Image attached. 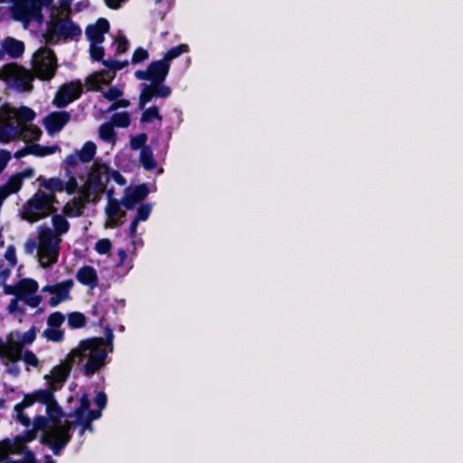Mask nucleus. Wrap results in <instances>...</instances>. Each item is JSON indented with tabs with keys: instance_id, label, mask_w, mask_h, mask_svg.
<instances>
[{
	"instance_id": "3c124183",
	"label": "nucleus",
	"mask_w": 463,
	"mask_h": 463,
	"mask_svg": "<svg viewBox=\"0 0 463 463\" xmlns=\"http://www.w3.org/2000/svg\"><path fill=\"white\" fill-rule=\"evenodd\" d=\"M99 43H90V58L95 61H102L105 54L104 48L102 46H99Z\"/></svg>"
},
{
	"instance_id": "f257e3e1",
	"label": "nucleus",
	"mask_w": 463,
	"mask_h": 463,
	"mask_svg": "<svg viewBox=\"0 0 463 463\" xmlns=\"http://www.w3.org/2000/svg\"><path fill=\"white\" fill-rule=\"evenodd\" d=\"M108 353L102 337H91L80 341L71 354L73 358L78 357L79 362L87 359L82 372L86 376H91L106 364Z\"/></svg>"
},
{
	"instance_id": "8fccbe9b",
	"label": "nucleus",
	"mask_w": 463,
	"mask_h": 463,
	"mask_svg": "<svg viewBox=\"0 0 463 463\" xmlns=\"http://www.w3.org/2000/svg\"><path fill=\"white\" fill-rule=\"evenodd\" d=\"M64 319L65 317L61 312L55 311L48 317L47 325L49 327L60 328Z\"/></svg>"
},
{
	"instance_id": "39448f33",
	"label": "nucleus",
	"mask_w": 463,
	"mask_h": 463,
	"mask_svg": "<svg viewBox=\"0 0 463 463\" xmlns=\"http://www.w3.org/2000/svg\"><path fill=\"white\" fill-rule=\"evenodd\" d=\"M71 423L66 421L63 426H56L44 430L40 437V443L47 446L54 455L59 456L61 450L72 439Z\"/></svg>"
},
{
	"instance_id": "4c0bfd02",
	"label": "nucleus",
	"mask_w": 463,
	"mask_h": 463,
	"mask_svg": "<svg viewBox=\"0 0 463 463\" xmlns=\"http://www.w3.org/2000/svg\"><path fill=\"white\" fill-rule=\"evenodd\" d=\"M99 134L101 139L107 142L114 143L116 141V133L114 127L110 122L103 123L99 128Z\"/></svg>"
},
{
	"instance_id": "e433bc0d",
	"label": "nucleus",
	"mask_w": 463,
	"mask_h": 463,
	"mask_svg": "<svg viewBox=\"0 0 463 463\" xmlns=\"http://www.w3.org/2000/svg\"><path fill=\"white\" fill-rule=\"evenodd\" d=\"M154 98H156V97H155L152 83L150 82L149 85H145L140 92L139 100H138V109H144L146 105L148 102H150Z\"/></svg>"
},
{
	"instance_id": "f03ea898",
	"label": "nucleus",
	"mask_w": 463,
	"mask_h": 463,
	"mask_svg": "<svg viewBox=\"0 0 463 463\" xmlns=\"http://www.w3.org/2000/svg\"><path fill=\"white\" fill-rule=\"evenodd\" d=\"M80 35V27L71 20L70 15H66L63 18L52 19L47 23L44 38L46 43L57 44L61 40L64 42L72 41Z\"/></svg>"
},
{
	"instance_id": "423d86ee",
	"label": "nucleus",
	"mask_w": 463,
	"mask_h": 463,
	"mask_svg": "<svg viewBox=\"0 0 463 463\" xmlns=\"http://www.w3.org/2000/svg\"><path fill=\"white\" fill-rule=\"evenodd\" d=\"M45 192L37 191L23 206L21 217L23 220L33 223L52 215L46 204Z\"/></svg>"
},
{
	"instance_id": "680f3d73",
	"label": "nucleus",
	"mask_w": 463,
	"mask_h": 463,
	"mask_svg": "<svg viewBox=\"0 0 463 463\" xmlns=\"http://www.w3.org/2000/svg\"><path fill=\"white\" fill-rule=\"evenodd\" d=\"M5 259L8 261L10 267H14L17 263L16 250L14 245H9L5 252Z\"/></svg>"
},
{
	"instance_id": "9b49d317",
	"label": "nucleus",
	"mask_w": 463,
	"mask_h": 463,
	"mask_svg": "<svg viewBox=\"0 0 463 463\" xmlns=\"http://www.w3.org/2000/svg\"><path fill=\"white\" fill-rule=\"evenodd\" d=\"M71 118L68 111H53L43 118V125L49 134H54L60 132Z\"/></svg>"
},
{
	"instance_id": "2f4dec72",
	"label": "nucleus",
	"mask_w": 463,
	"mask_h": 463,
	"mask_svg": "<svg viewBox=\"0 0 463 463\" xmlns=\"http://www.w3.org/2000/svg\"><path fill=\"white\" fill-rule=\"evenodd\" d=\"M23 184L24 183L21 180V177L14 174L8 178L5 184L0 187L5 190V192L9 193V195H11L13 194L18 193L21 190Z\"/></svg>"
},
{
	"instance_id": "dca6fc26",
	"label": "nucleus",
	"mask_w": 463,
	"mask_h": 463,
	"mask_svg": "<svg viewBox=\"0 0 463 463\" xmlns=\"http://www.w3.org/2000/svg\"><path fill=\"white\" fill-rule=\"evenodd\" d=\"M116 74L113 71L101 70L86 78L85 84L89 90H99V86L109 85L114 80Z\"/></svg>"
},
{
	"instance_id": "ddd939ff",
	"label": "nucleus",
	"mask_w": 463,
	"mask_h": 463,
	"mask_svg": "<svg viewBox=\"0 0 463 463\" xmlns=\"http://www.w3.org/2000/svg\"><path fill=\"white\" fill-rule=\"evenodd\" d=\"M109 28V23L106 18H99L94 24L86 27V36L92 43H102L105 40L104 34Z\"/></svg>"
},
{
	"instance_id": "9d476101",
	"label": "nucleus",
	"mask_w": 463,
	"mask_h": 463,
	"mask_svg": "<svg viewBox=\"0 0 463 463\" xmlns=\"http://www.w3.org/2000/svg\"><path fill=\"white\" fill-rule=\"evenodd\" d=\"M149 194V188L146 184H140L134 188L128 187L121 198L122 206L127 210H132L138 203L144 201Z\"/></svg>"
},
{
	"instance_id": "c9c22d12",
	"label": "nucleus",
	"mask_w": 463,
	"mask_h": 463,
	"mask_svg": "<svg viewBox=\"0 0 463 463\" xmlns=\"http://www.w3.org/2000/svg\"><path fill=\"white\" fill-rule=\"evenodd\" d=\"M110 123L113 127L117 128H128L131 123L130 115L127 111L116 112L111 116Z\"/></svg>"
},
{
	"instance_id": "de8ad7c7",
	"label": "nucleus",
	"mask_w": 463,
	"mask_h": 463,
	"mask_svg": "<svg viewBox=\"0 0 463 463\" xmlns=\"http://www.w3.org/2000/svg\"><path fill=\"white\" fill-rule=\"evenodd\" d=\"M66 175L69 176V179L67 182H64V191L71 195L75 194L79 185L76 177L71 175V172L68 168L66 169Z\"/></svg>"
},
{
	"instance_id": "864d4df0",
	"label": "nucleus",
	"mask_w": 463,
	"mask_h": 463,
	"mask_svg": "<svg viewBox=\"0 0 463 463\" xmlns=\"http://www.w3.org/2000/svg\"><path fill=\"white\" fill-rule=\"evenodd\" d=\"M103 65L109 68L108 71H113L116 73L117 71H120L123 68H125L126 66H128V61H119L118 60L109 59V60L103 61Z\"/></svg>"
},
{
	"instance_id": "20e7f679",
	"label": "nucleus",
	"mask_w": 463,
	"mask_h": 463,
	"mask_svg": "<svg viewBox=\"0 0 463 463\" xmlns=\"http://www.w3.org/2000/svg\"><path fill=\"white\" fill-rule=\"evenodd\" d=\"M57 68V57L53 50L42 47L34 53L33 70L35 76L41 80L49 81L53 79Z\"/></svg>"
},
{
	"instance_id": "473e14b6",
	"label": "nucleus",
	"mask_w": 463,
	"mask_h": 463,
	"mask_svg": "<svg viewBox=\"0 0 463 463\" xmlns=\"http://www.w3.org/2000/svg\"><path fill=\"white\" fill-rule=\"evenodd\" d=\"M189 52V46L186 44V43H181L177 46H175L173 48H171L170 50H168L164 57H163V60L166 62V63H169L178 58L180 55H182L183 53H186Z\"/></svg>"
},
{
	"instance_id": "0eeeda50",
	"label": "nucleus",
	"mask_w": 463,
	"mask_h": 463,
	"mask_svg": "<svg viewBox=\"0 0 463 463\" xmlns=\"http://www.w3.org/2000/svg\"><path fill=\"white\" fill-rule=\"evenodd\" d=\"M83 92V85L80 80L62 84L57 90L52 104L59 109L79 99Z\"/></svg>"
},
{
	"instance_id": "e2e57ef3",
	"label": "nucleus",
	"mask_w": 463,
	"mask_h": 463,
	"mask_svg": "<svg viewBox=\"0 0 463 463\" xmlns=\"http://www.w3.org/2000/svg\"><path fill=\"white\" fill-rule=\"evenodd\" d=\"M122 95L123 91L116 86H112L107 91L103 92V97L109 101H114Z\"/></svg>"
},
{
	"instance_id": "ea45409f",
	"label": "nucleus",
	"mask_w": 463,
	"mask_h": 463,
	"mask_svg": "<svg viewBox=\"0 0 463 463\" xmlns=\"http://www.w3.org/2000/svg\"><path fill=\"white\" fill-rule=\"evenodd\" d=\"M68 325L71 328H81L86 326V317L80 312H71L68 315Z\"/></svg>"
},
{
	"instance_id": "aec40b11",
	"label": "nucleus",
	"mask_w": 463,
	"mask_h": 463,
	"mask_svg": "<svg viewBox=\"0 0 463 463\" xmlns=\"http://www.w3.org/2000/svg\"><path fill=\"white\" fill-rule=\"evenodd\" d=\"M2 48L12 59L20 58L24 52V43L10 36L3 40Z\"/></svg>"
},
{
	"instance_id": "b1692460",
	"label": "nucleus",
	"mask_w": 463,
	"mask_h": 463,
	"mask_svg": "<svg viewBox=\"0 0 463 463\" xmlns=\"http://www.w3.org/2000/svg\"><path fill=\"white\" fill-rule=\"evenodd\" d=\"M18 298L25 299V297L35 294L38 290V283L33 279H22L18 282Z\"/></svg>"
},
{
	"instance_id": "49530a36",
	"label": "nucleus",
	"mask_w": 463,
	"mask_h": 463,
	"mask_svg": "<svg viewBox=\"0 0 463 463\" xmlns=\"http://www.w3.org/2000/svg\"><path fill=\"white\" fill-rule=\"evenodd\" d=\"M36 338V327L32 326L28 331L24 332L21 339L17 342L13 341L14 344H19L21 352L24 345H31Z\"/></svg>"
},
{
	"instance_id": "603ef678",
	"label": "nucleus",
	"mask_w": 463,
	"mask_h": 463,
	"mask_svg": "<svg viewBox=\"0 0 463 463\" xmlns=\"http://www.w3.org/2000/svg\"><path fill=\"white\" fill-rule=\"evenodd\" d=\"M49 419L45 416L37 415L34 417L33 421V429L35 430V431L42 430L43 433L44 430H49L50 429H47Z\"/></svg>"
},
{
	"instance_id": "bb28decb",
	"label": "nucleus",
	"mask_w": 463,
	"mask_h": 463,
	"mask_svg": "<svg viewBox=\"0 0 463 463\" xmlns=\"http://www.w3.org/2000/svg\"><path fill=\"white\" fill-rule=\"evenodd\" d=\"M113 190L108 192V203L105 207V213L109 219H114L121 213V200L112 197Z\"/></svg>"
},
{
	"instance_id": "6e6d98bb",
	"label": "nucleus",
	"mask_w": 463,
	"mask_h": 463,
	"mask_svg": "<svg viewBox=\"0 0 463 463\" xmlns=\"http://www.w3.org/2000/svg\"><path fill=\"white\" fill-rule=\"evenodd\" d=\"M148 57V52L143 47H138L134 51L131 61L133 64H138L147 60Z\"/></svg>"
},
{
	"instance_id": "393cba45",
	"label": "nucleus",
	"mask_w": 463,
	"mask_h": 463,
	"mask_svg": "<svg viewBox=\"0 0 463 463\" xmlns=\"http://www.w3.org/2000/svg\"><path fill=\"white\" fill-rule=\"evenodd\" d=\"M86 183L88 185L93 187V191L96 194H102L106 190V185L102 181V173L99 169L91 170Z\"/></svg>"
},
{
	"instance_id": "a18cd8bd",
	"label": "nucleus",
	"mask_w": 463,
	"mask_h": 463,
	"mask_svg": "<svg viewBox=\"0 0 463 463\" xmlns=\"http://www.w3.org/2000/svg\"><path fill=\"white\" fill-rule=\"evenodd\" d=\"M151 83L153 86V90H154L156 98L166 99L171 95L172 90H171L170 87L163 84L164 82L155 81V82H151Z\"/></svg>"
},
{
	"instance_id": "c85d7f7f",
	"label": "nucleus",
	"mask_w": 463,
	"mask_h": 463,
	"mask_svg": "<svg viewBox=\"0 0 463 463\" xmlns=\"http://www.w3.org/2000/svg\"><path fill=\"white\" fill-rule=\"evenodd\" d=\"M139 160L146 170L150 171L156 167V162L154 158V154L150 146L143 147L140 151Z\"/></svg>"
},
{
	"instance_id": "13d9d810",
	"label": "nucleus",
	"mask_w": 463,
	"mask_h": 463,
	"mask_svg": "<svg viewBox=\"0 0 463 463\" xmlns=\"http://www.w3.org/2000/svg\"><path fill=\"white\" fill-rule=\"evenodd\" d=\"M93 193H95L93 191V187L88 185V184L85 182V184L80 190V196L78 198L80 199L86 204L90 202Z\"/></svg>"
},
{
	"instance_id": "4be33fe9",
	"label": "nucleus",
	"mask_w": 463,
	"mask_h": 463,
	"mask_svg": "<svg viewBox=\"0 0 463 463\" xmlns=\"http://www.w3.org/2000/svg\"><path fill=\"white\" fill-rule=\"evenodd\" d=\"M73 357L71 360H66L64 363L53 367L52 370V378L55 383H64L72 368Z\"/></svg>"
},
{
	"instance_id": "f704fd0d",
	"label": "nucleus",
	"mask_w": 463,
	"mask_h": 463,
	"mask_svg": "<svg viewBox=\"0 0 463 463\" xmlns=\"http://www.w3.org/2000/svg\"><path fill=\"white\" fill-rule=\"evenodd\" d=\"M42 135V130L35 125L28 124L21 127L20 137L24 139L38 140Z\"/></svg>"
},
{
	"instance_id": "7ed1b4c3",
	"label": "nucleus",
	"mask_w": 463,
	"mask_h": 463,
	"mask_svg": "<svg viewBox=\"0 0 463 463\" xmlns=\"http://www.w3.org/2000/svg\"><path fill=\"white\" fill-rule=\"evenodd\" d=\"M61 240L48 227H43L39 232L37 256L43 268H48L58 261Z\"/></svg>"
},
{
	"instance_id": "cd10ccee",
	"label": "nucleus",
	"mask_w": 463,
	"mask_h": 463,
	"mask_svg": "<svg viewBox=\"0 0 463 463\" xmlns=\"http://www.w3.org/2000/svg\"><path fill=\"white\" fill-rule=\"evenodd\" d=\"M52 215L54 234L59 237L60 235L67 233L70 230V222L65 218V215L57 214L56 213Z\"/></svg>"
},
{
	"instance_id": "7c9ffc66",
	"label": "nucleus",
	"mask_w": 463,
	"mask_h": 463,
	"mask_svg": "<svg viewBox=\"0 0 463 463\" xmlns=\"http://www.w3.org/2000/svg\"><path fill=\"white\" fill-rule=\"evenodd\" d=\"M20 454L22 450L20 449L18 443H14V439L12 440L10 439H5L0 441V456L5 457L8 454Z\"/></svg>"
},
{
	"instance_id": "6e6552de",
	"label": "nucleus",
	"mask_w": 463,
	"mask_h": 463,
	"mask_svg": "<svg viewBox=\"0 0 463 463\" xmlns=\"http://www.w3.org/2000/svg\"><path fill=\"white\" fill-rule=\"evenodd\" d=\"M169 71L170 64L161 59L149 63L146 70L136 71L135 76L140 80L164 82L169 73Z\"/></svg>"
},
{
	"instance_id": "69168bd1",
	"label": "nucleus",
	"mask_w": 463,
	"mask_h": 463,
	"mask_svg": "<svg viewBox=\"0 0 463 463\" xmlns=\"http://www.w3.org/2000/svg\"><path fill=\"white\" fill-rule=\"evenodd\" d=\"M128 48H129V42L126 38V36H119L117 39V48H116L117 53H118V54L125 53L128 52Z\"/></svg>"
},
{
	"instance_id": "1a4fd4ad",
	"label": "nucleus",
	"mask_w": 463,
	"mask_h": 463,
	"mask_svg": "<svg viewBox=\"0 0 463 463\" xmlns=\"http://www.w3.org/2000/svg\"><path fill=\"white\" fill-rule=\"evenodd\" d=\"M14 20L22 22L27 25L33 19L41 20L38 12L34 11L33 0H13L10 7Z\"/></svg>"
},
{
	"instance_id": "4d7b16f0",
	"label": "nucleus",
	"mask_w": 463,
	"mask_h": 463,
	"mask_svg": "<svg viewBox=\"0 0 463 463\" xmlns=\"http://www.w3.org/2000/svg\"><path fill=\"white\" fill-rule=\"evenodd\" d=\"M35 402L33 392L24 394L22 402L14 405V411H24L25 408L31 407Z\"/></svg>"
},
{
	"instance_id": "6ab92c4d",
	"label": "nucleus",
	"mask_w": 463,
	"mask_h": 463,
	"mask_svg": "<svg viewBox=\"0 0 463 463\" xmlns=\"http://www.w3.org/2000/svg\"><path fill=\"white\" fill-rule=\"evenodd\" d=\"M76 279L79 283L90 287L91 289L99 285V277L96 269L90 265H84L76 273Z\"/></svg>"
},
{
	"instance_id": "79ce46f5",
	"label": "nucleus",
	"mask_w": 463,
	"mask_h": 463,
	"mask_svg": "<svg viewBox=\"0 0 463 463\" xmlns=\"http://www.w3.org/2000/svg\"><path fill=\"white\" fill-rule=\"evenodd\" d=\"M36 437L37 432L35 430H24L22 434L16 435L14 437V443H18L20 449H24V447H25L24 444L34 440Z\"/></svg>"
},
{
	"instance_id": "5fc2aeb1",
	"label": "nucleus",
	"mask_w": 463,
	"mask_h": 463,
	"mask_svg": "<svg viewBox=\"0 0 463 463\" xmlns=\"http://www.w3.org/2000/svg\"><path fill=\"white\" fill-rule=\"evenodd\" d=\"M111 248L112 244L110 240L106 238L99 239L95 244V250L100 255L109 253Z\"/></svg>"
},
{
	"instance_id": "09e8293b",
	"label": "nucleus",
	"mask_w": 463,
	"mask_h": 463,
	"mask_svg": "<svg viewBox=\"0 0 463 463\" xmlns=\"http://www.w3.org/2000/svg\"><path fill=\"white\" fill-rule=\"evenodd\" d=\"M152 212V204L151 203H143L141 204L137 210L136 214V219L139 222L146 221Z\"/></svg>"
},
{
	"instance_id": "f3484780",
	"label": "nucleus",
	"mask_w": 463,
	"mask_h": 463,
	"mask_svg": "<svg viewBox=\"0 0 463 463\" xmlns=\"http://www.w3.org/2000/svg\"><path fill=\"white\" fill-rule=\"evenodd\" d=\"M74 286V282L71 279L63 280L55 284L53 291L54 297H52L49 300V305L52 307H57L60 303L71 298L70 292Z\"/></svg>"
},
{
	"instance_id": "f8f14e48",
	"label": "nucleus",
	"mask_w": 463,
	"mask_h": 463,
	"mask_svg": "<svg viewBox=\"0 0 463 463\" xmlns=\"http://www.w3.org/2000/svg\"><path fill=\"white\" fill-rule=\"evenodd\" d=\"M0 113L6 114L7 118L10 119H14L15 125H19L20 127L28 125V123L32 122L36 117L34 110L25 106H22L19 109H9L7 111L2 107Z\"/></svg>"
},
{
	"instance_id": "72a5a7b5",
	"label": "nucleus",
	"mask_w": 463,
	"mask_h": 463,
	"mask_svg": "<svg viewBox=\"0 0 463 463\" xmlns=\"http://www.w3.org/2000/svg\"><path fill=\"white\" fill-rule=\"evenodd\" d=\"M155 119L158 120L159 122L163 121V116L160 114L157 106L154 105L144 109L140 118L141 123H149Z\"/></svg>"
},
{
	"instance_id": "412c9836",
	"label": "nucleus",
	"mask_w": 463,
	"mask_h": 463,
	"mask_svg": "<svg viewBox=\"0 0 463 463\" xmlns=\"http://www.w3.org/2000/svg\"><path fill=\"white\" fill-rule=\"evenodd\" d=\"M40 188L50 191L51 193H61L64 191V181L59 177L45 178L40 175L37 178Z\"/></svg>"
},
{
	"instance_id": "0e129e2a",
	"label": "nucleus",
	"mask_w": 463,
	"mask_h": 463,
	"mask_svg": "<svg viewBox=\"0 0 463 463\" xmlns=\"http://www.w3.org/2000/svg\"><path fill=\"white\" fill-rule=\"evenodd\" d=\"M22 359H24V363L33 367H37L39 365V360L37 356L31 350H26L24 354H22Z\"/></svg>"
},
{
	"instance_id": "c756f323",
	"label": "nucleus",
	"mask_w": 463,
	"mask_h": 463,
	"mask_svg": "<svg viewBox=\"0 0 463 463\" xmlns=\"http://www.w3.org/2000/svg\"><path fill=\"white\" fill-rule=\"evenodd\" d=\"M96 151L97 146L95 143H93L92 141L86 142L81 147V149L78 152L80 156V160L82 163L90 162L94 158Z\"/></svg>"
},
{
	"instance_id": "a878e982",
	"label": "nucleus",
	"mask_w": 463,
	"mask_h": 463,
	"mask_svg": "<svg viewBox=\"0 0 463 463\" xmlns=\"http://www.w3.org/2000/svg\"><path fill=\"white\" fill-rule=\"evenodd\" d=\"M46 413L48 415L47 418L49 419V420L53 423V427L62 426L61 424V417L63 416V411L61 407L59 405L55 399H53L52 402L47 404Z\"/></svg>"
},
{
	"instance_id": "052dcab7",
	"label": "nucleus",
	"mask_w": 463,
	"mask_h": 463,
	"mask_svg": "<svg viewBox=\"0 0 463 463\" xmlns=\"http://www.w3.org/2000/svg\"><path fill=\"white\" fill-rule=\"evenodd\" d=\"M104 335L105 338H103V341L105 343V347L107 346L109 348V350H107L108 352H112L114 339L113 328L110 326H107L105 327Z\"/></svg>"
},
{
	"instance_id": "a211bd4d",
	"label": "nucleus",
	"mask_w": 463,
	"mask_h": 463,
	"mask_svg": "<svg viewBox=\"0 0 463 463\" xmlns=\"http://www.w3.org/2000/svg\"><path fill=\"white\" fill-rule=\"evenodd\" d=\"M15 68V72L14 73V84L21 91H31L33 90V80H34L33 74L28 71L24 69L23 67H19L15 64H13Z\"/></svg>"
},
{
	"instance_id": "4468645a",
	"label": "nucleus",
	"mask_w": 463,
	"mask_h": 463,
	"mask_svg": "<svg viewBox=\"0 0 463 463\" xmlns=\"http://www.w3.org/2000/svg\"><path fill=\"white\" fill-rule=\"evenodd\" d=\"M11 337L12 335H9L6 344L0 337V359L9 363H16L21 360V347L19 344H14Z\"/></svg>"
},
{
	"instance_id": "338daca9",
	"label": "nucleus",
	"mask_w": 463,
	"mask_h": 463,
	"mask_svg": "<svg viewBox=\"0 0 463 463\" xmlns=\"http://www.w3.org/2000/svg\"><path fill=\"white\" fill-rule=\"evenodd\" d=\"M108 170V179L114 180L119 185H125L127 184L126 178L118 170Z\"/></svg>"
},
{
	"instance_id": "a19ab883",
	"label": "nucleus",
	"mask_w": 463,
	"mask_h": 463,
	"mask_svg": "<svg viewBox=\"0 0 463 463\" xmlns=\"http://www.w3.org/2000/svg\"><path fill=\"white\" fill-rule=\"evenodd\" d=\"M32 155L39 157L52 155L58 148V146H41L39 144H32Z\"/></svg>"
},
{
	"instance_id": "774afa93",
	"label": "nucleus",
	"mask_w": 463,
	"mask_h": 463,
	"mask_svg": "<svg viewBox=\"0 0 463 463\" xmlns=\"http://www.w3.org/2000/svg\"><path fill=\"white\" fill-rule=\"evenodd\" d=\"M130 106V101L126 99H117L113 101V103L108 108L107 111L111 112L117 110L120 108H128Z\"/></svg>"
},
{
	"instance_id": "5701e85b",
	"label": "nucleus",
	"mask_w": 463,
	"mask_h": 463,
	"mask_svg": "<svg viewBox=\"0 0 463 463\" xmlns=\"http://www.w3.org/2000/svg\"><path fill=\"white\" fill-rule=\"evenodd\" d=\"M85 205L80 199L74 197L63 206V214L69 218L80 217L83 214Z\"/></svg>"
},
{
	"instance_id": "2eb2a0df",
	"label": "nucleus",
	"mask_w": 463,
	"mask_h": 463,
	"mask_svg": "<svg viewBox=\"0 0 463 463\" xmlns=\"http://www.w3.org/2000/svg\"><path fill=\"white\" fill-rule=\"evenodd\" d=\"M5 119L0 120V142L6 144L15 138H20L21 127L12 122L6 114H4Z\"/></svg>"
},
{
	"instance_id": "58836bf2",
	"label": "nucleus",
	"mask_w": 463,
	"mask_h": 463,
	"mask_svg": "<svg viewBox=\"0 0 463 463\" xmlns=\"http://www.w3.org/2000/svg\"><path fill=\"white\" fill-rule=\"evenodd\" d=\"M35 399V402H40L47 406L50 402L55 399L53 392L48 388L36 390L33 392Z\"/></svg>"
},
{
	"instance_id": "37998d69",
	"label": "nucleus",
	"mask_w": 463,
	"mask_h": 463,
	"mask_svg": "<svg viewBox=\"0 0 463 463\" xmlns=\"http://www.w3.org/2000/svg\"><path fill=\"white\" fill-rule=\"evenodd\" d=\"M43 335L48 340L55 343L64 339V333L60 328L48 327L43 332Z\"/></svg>"
},
{
	"instance_id": "c03bdc74",
	"label": "nucleus",
	"mask_w": 463,
	"mask_h": 463,
	"mask_svg": "<svg viewBox=\"0 0 463 463\" xmlns=\"http://www.w3.org/2000/svg\"><path fill=\"white\" fill-rule=\"evenodd\" d=\"M148 137L146 133H140L137 136L131 137L130 138V147L134 151L142 150L143 147L147 146L146 143L147 142Z\"/></svg>"
},
{
	"instance_id": "bf43d9fd",
	"label": "nucleus",
	"mask_w": 463,
	"mask_h": 463,
	"mask_svg": "<svg viewBox=\"0 0 463 463\" xmlns=\"http://www.w3.org/2000/svg\"><path fill=\"white\" fill-rule=\"evenodd\" d=\"M89 407H90V401H89L88 397L86 395H84L80 399V407L75 410V417H76L77 420H82V418L85 414V411L89 409Z\"/></svg>"
}]
</instances>
